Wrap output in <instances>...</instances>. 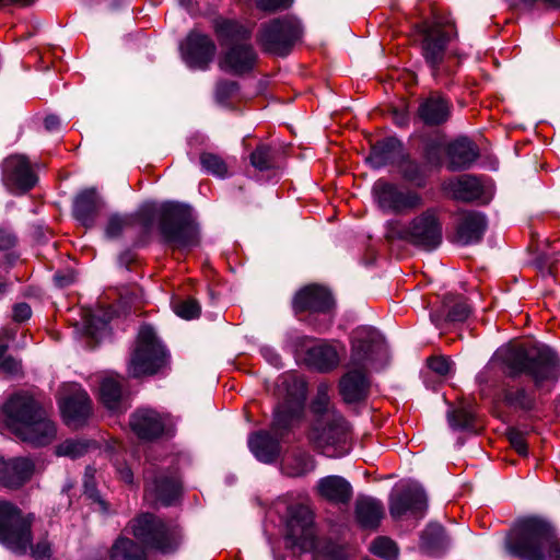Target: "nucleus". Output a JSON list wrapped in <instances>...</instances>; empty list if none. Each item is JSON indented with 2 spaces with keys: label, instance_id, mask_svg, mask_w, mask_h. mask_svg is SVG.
<instances>
[{
  "label": "nucleus",
  "instance_id": "obj_13",
  "mask_svg": "<svg viewBox=\"0 0 560 560\" xmlns=\"http://www.w3.org/2000/svg\"><path fill=\"white\" fill-rule=\"evenodd\" d=\"M301 34L300 22L294 18L285 16L262 25L258 42L266 51L285 56Z\"/></svg>",
  "mask_w": 560,
  "mask_h": 560
},
{
  "label": "nucleus",
  "instance_id": "obj_40",
  "mask_svg": "<svg viewBox=\"0 0 560 560\" xmlns=\"http://www.w3.org/2000/svg\"><path fill=\"white\" fill-rule=\"evenodd\" d=\"M446 545L444 528L439 524H432L423 532L421 536V547L430 552H434Z\"/></svg>",
  "mask_w": 560,
  "mask_h": 560
},
{
  "label": "nucleus",
  "instance_id": "obj_61",
  "mask_svg": "<svg viewBox=\"0 0 560 560\" xmlns=\"http://www.w3.org/2000/svg\"><path fill=\"white\" fill-rule=\"evenodd\" d=\"M8 282L4 281V280H0V295H2L3 293H5L8 291Z\"/></svg>",
  "mask_w": 560,
  "mask_h": 560
},
{
  "label": "nucleus",
  "instance_id": "obj_24",
  "mask_svg": "<svg viewBox=\"0 0 560 560\" xmlns=\"http://www.w3.org/2000/svg\"><path fill=\"white\" fill-rule=\"evenodd\" d=\"M315 491L320 499L336 505L348 504L353 495L351 483L337 475L320 478L315 486Z\"/></svg>",
  "mask_w": 560,
  "mask_h": 560
},
{
  "label": "nucleus",
  "instance_id": "obj_31",
  "mask_svg": "<svg viewBox=\"0 0 560 560\" xmlns=\"http://www.w3.org/2000/svg\"><path fill=\"white\" fill-rule=\"evenodd\" d=\"M470 314V307L462 296L447 295L444 299L442 312L431 314V320L435 326H441L442 322H464Z\"/></svg>",
  "mask_w": 560,
  "mask_h": 560
},
{
  "label": "nucleus",
  "instance_id": "obj_3",
  "mask_svg": "<svg viewBox=\"0 0 560 560\" xmlns=\"http://www.w3.org/2000/svg\"><path fill=\"white\" fill-rule=\"evenodd\" d=\"M283 385L287 395L275 409L271 432H257L248 439L250 451L262 463H272L279 456L280 439L304 411L306 389L303 380L289 376Z\"/></svg>",
  "mask_w": 560,
  "mask_h": 560
},
{
  "label": "nucleus",
  "instance_id": "obj_27",
  "mask_svg": "<svg viewBox=\"0 0 560 560\" xmlns=\"http://www.w3.org/2000/svg\"><path fill=\"white\" fill-rule=\"evenodd\" d=\"M444 189L456 200L471 202L482 195L479 179L471 175H462L444 183Z\"/></svg>",
  "mask_w": 560,
  "mask_h": 560
},
{
  "label": "nucleus",
  "instance_id": "obj_22",
  "mask_svg": "<svg viewBox=\"0 0 560 560\" xmlns=\"http://www.w3.org/2000/svg\"><path fill=\"white\" fill-rule=\"evenodd\" d=\"M35 465L27 457L3 459L0 457V485L9 489H19L33 476Z\"/></svg>",
  "mask_w": 560,
  "mask_h": 560
},
{
  "label": "nucleus",
  "instance_id": "obj_55",
  "mask_svg": "<svg viewBox=\"0 0 560 560\" xmlns=\"http://www.w3.org/2000/svg\"><path fill=\"white\" fill-rule=\"evenodd\" d=\"M32 315V310L26 303H19L13 308V319L16 322H24Z\"/></svg>",
  "mask_w": 560,
  "mask_h": 560
},
{
  "label": "nucleus",
  "instance_id": "obj_60",
  "mask_svg": "<svg viewBox=\"0 0 560 560\" xmlns=\"http://www.w3.org/2000/svg\"><path fill=\"white\" fill-rule=\"evenodd\" d=\"M54 279H55L56 283L60 287H67L70 283H72V281H73L72 276H61L59 273H56Z\"/></svg>",
  "mask_w": 560,
  "mask_h": 560
},
{
  "label": "nucleus",
  "instance_id": "obj_14",
  "mask_svg": "<svg viewBox=\"0 0 560 560\" xmlns=\"http://www.w3.org/2000/svg\"><path fill=\"white\" fill-rule=\"evenodd\" d=\"M373 195L380 208L386 212L404 214L422 206V197L417 191L402 189L385 180H377Z\"/></svg>",
  "mask_w": 560,
  "mask_h": 560
},
{
  "label": "nucleus",
  "instance_id": "obj_54",
  "mask_svg": "<svg viewBox=\"0 0 560 560\" xmlns=\"http://www.w3.org/2000/svg\"><path fill=\"white\" fill-rule=\"evenodd\" d=\"M291 3L292 0H257L258 8L265 11L287 9Z\"/></svg>",
  "mask_w": 560,
  "mask_h": 560
},
{
  "label": "nucleus",
  "instance_id": "obj_23",
  "mask_svg": "<svg viewBox=\"0 0 560 560\" xmlns=\"http://www.w3.org/2000/svg\"><path fill=\"white\" fill-rule=\"evenodd\" d=\"M455 226V237L459 244H475L480 242L486 232L487 219L478 211H460L457 213Z\"/></svg>",
  "mask_w": 560,
  "mask_h": 560
},
{
  "label": "nucleus",
  "instance_id": "obj_47",
  "mask_svg": "<svg viewBox=\"0 0 560 560\" xmlns=\"http://www.w3.org/2000/svg\"><path fill=\"white\" fill-rule=\"evenodd\" d=\"M402 176L412 183H416L418 186H423V180L425 177V170L423 166L419 165L416 162H407L402 166Z\"/></svg>",
  "mask_w": 560,
  "mask_h": 560
},
{
  "label": "nucleus",
  "instance_id": "obj_64",
  "mask_svg": "<svg viewBox=\"0 0 560 560\" xmlns=\"http://www.w3.org/2000/svg\"><path fill=\"white\" fill-rule=\"evenodd\" d=\"M262 353H264V355L270 354V355H269V359H270V361L272 360V354H273V353L271 352V350H269V349H264V350H262Z\"/></svg>",
  "mask_w": 560,
  "mask_h": 560
},
{
  "label": "nucleus",
  "instance_id": "obj_25",
  "mask_svg": "<svg viewBox=\"0 0 560 560\" xmlns=\"http://www.w3.org/2000/svg\"><path fill=\"white\" fill-rule=\"evenodd\" d=\"M166 419L152 409H139L130 417V428L142 440L161 436L165 430Z\"/></svg>",
  "mask_w": 560,
  "mask_h": 560
},
{
  "label": "nucleus",
  "instance_id": "obj_9",
  "mask_svg": "<svg viewBox=\"0 0 560 560\" xmlns=\"http://www.w3.org/2000/svg\"><path fill=\"white\" fill-rule=\"evenodd\" d=\"M388 237L399 238L424 250L435 249L442 242V222L434 209H428L415 217L408 225L392 222Z\"/></svg>",
  "mask_w": 560,
  "mask_h": 560
},
{
  "label": "nucleus",
  "instance_id": "obj_44",
  "mask_svg": "<svg viewBox=\"0 0 560 560\" xmlns=\"http://www.w3.org/2000/svg\"><path fill=\"white\" fill-rule=\"evenodd\" d=\"M374 555L384 558L385 560H396L398 557V548L396 544L387 537L376 538L371 546Z\"/></svg>",
  "mask_w": 560,
  "mask_h": 560
},
{
  "label": "nucleus",
  "instance_id": "obj_49",
  "mask_svg": "<svg viewBox=\"0 0 560 560\" xmlns=\"http://www.w3.org/2000/svg\"><path fill=\"white\" fill-rule=\"evenodd\" d=\"M450 423L453 428L468 429L474 421V415L471 411L460 408L454 410L448 417Z\"/></svg>",
  "mask_w": 560,
  "mask_h": 560
},
{
  "label": "nucleus",
  "instance_id": "obj_11",
  "mask_svg": "<svg viewBox=\"0 0 560 560\" xmlns=\"http://www.w3.org/2000/svg\"><path fill=\"white\" fill-rule=\"evenodd\" d=\"M168 355L150 326H142L131 355L128 373L131 377L153 375L167 364Z\"/></svg>",
  "mask_w": 560,
  "mask_h": 560
},
{
  "label": "nucleus",
  "instance_id": "obj_59",
  "mask_svg": "<svg viewBox=\"0 0 560 560\" xmlns=\"http://www.w3.org/2000/svg\"><path fill=\"white\" fill-rule=\"evenodd\" d=\"M526 4H534L536 2H541L545 5L553 9H560V0H522Z\"/></svg>",
  "mask_w": 560,
  "mask_h": 560
},
{
  "label": "nucleus",
  "instance_id": "obj_1",
  "mask_svg": "<svg viewBox=\"0 0 560 560\" xmlns=\"http://www.w3.org/2000/svg\"><path fill=\"white\" fill-rule=\"evenodd\" d=\"M155 218L159 220L161 235L172 247L189 250L199 244V230L191 208L176 202H166L159 209L145 207L136 215L113 214L108 219L105 235L110 240L117 238L125 229L135 224L149 232Z\"/></svg>",
  "mask_w": 560,
  "mask_h": 560
},
{
  "label": "nucleus",
  "instance_id": "obj_5",
  "mask_svg": "<svg viewBox=\"0 0 560 560\" xmlns=\"http://www.w3.org/2000/svg\"><path fill=\"white\" fill-rule=\"evenodd\" d=\"M506 544L523 560H560V540L550 524L539 518L520 522Z\"/></svg>",
  "mask_w": 560,
  "mask_h": 560
},
{
  "label": "nucleus",
  "instance_id": "obj_8",
  "mask_svg": "<svg viewBox=\"0 0 560 560\" xmlns=\"http://www.w3.org/2000/svg\"><path fill=\"white\" fill-rule=\"evenodd\" d=\"M329 385L320 383L317 386L316 396L312 402L313 412L325 417L331 423L325 427L316 439V446L328 457L343 456L348 448L347 425L340 413L330 405Z\"/></svg>",
  "mask_w": 560,
  "mask_h": 560
},
{
  "label": "nucleus",
  "instance_id": "obj_6",
  "mask_svg": "<svg viewBox=\"0 0 560 560\" xmlns=\"http://www.w3.org/2000/svg\"><path fill=\"white\" fill-rule=\"evenodd\" d=\"M34 514H24L11 502L0 500V541L15 553L24 555L28 549L35 560H48L50 544L40 539L32 547V524Z\"/></svg>",
  "mask_w": 560,
  "mask_h": 560
},
{
  "label": "nucleus",
  "instance_id": "obj_45",
  "mask_svg": "<svg viewBox=\"0 0 560 560\" xmlns=\"http://www.w3.org/2000/svg\"><path fill=\"white\" fill-rule=\"evenodd\" d=\"M8 346L0 343V371L8 375H18L21 373V361L12 355H7Z\"/></svg>",
  "mask_w": 560,
  "mask_h": 560
},
{
  "label": "nucleus",
  "instance_id": "obj_34",
  "mask_svg": "<svg viewBox=\"0 0 560 560\" xmlns=\"http://www.w3.org/2000/svg\"><path fill=\"white\" fill-rule=\"evenodd\" d=\"M100 400L113 412L125 410L120 381L113 376L103 378L100 385Z\"/></svg>",
  "mask_w": 560,
  "mask_h": 560
},
{
  "label": "nucleus",
  "instance_id": "obj_12",
  "mask_svg": "<svg viewBox=\"0 0 560 560\" xmlns=\"http://www.w3.org/2000/svg\"><path fill=\"white\" fill-rule=\"evenodd\" d=\"M418 32L421 36L422 56L430 66L432 75L438 78L446 47L457 36L455 24L451 20L435 19L421 23Z\"/></svg>",
  "mask_w": 560,
  "mask_h": 560
},
{
  "label": "nucleus",
  "instance_id": "obj_21",
  "mask_svg": "<svg viewBox=\"0 0 560 560\" xmlns=\"http://www.w3.org/2000/svg\"><path fill=\"white\" fill-rule=\"evenodd\" d=\"M334 306L330 292L324 287L311 284L300 290L293 300V308L296 313H327Z\"/></svg>",
  "mask_w": 560,
  "mask_h": 560
},
{
  "label": "nucleus",
  "instance_id": "obj_35",
  "mask_svg": "<svg viewBox=\"0 0 560 560\" xmlns=\"http://www.w3.org/2000/svg\"><path fill=\"white\" fill-rule=\"evenodd\" d=\"M306 360L315 369L326 372L338 365L339 355L332 346L319 343L308 349Z\"/></svg>",
  "mask_w": 560,
  "mask_h": 560
},
{
  "label": "nucleus",
  "instance_id": "obj_10",
  "mask_svg": "<svg viewBox=\"0 0 560 560\" xmlns=\"http://www.w3.org/2000/svg\"><path fill=\"white\" fill-rule=\"evenodd\" d=\"M129 526L136 538L164 553L176 550L182 541V533L177 524L166 523L149 513L132 520Z\"/></svg>",
  "mask_w": 560,
  "mask_h": 560
},
{
  "label": "nucleus",
  "instance_id": "obj_2",
  "mask_svg": "<svg viewBox=\"0 0 560 560\" xmlns=\"http://www.w3.org/2000/svg\"><path fill=\"white\" fill-rule=\"evenodd\" d=\"M386 358L385 340L376 329L360 327L353 331L349 371L339 382V393L347 404L366 398L370 388L366 370Z\"/></svg>",
  "mask_w": 560,
  "mask_h": 560
},
{
  "label": "nucleus",
  "instance_id": "obj_15",
  "mask_svg": "<svg viewBox=\"0 0 560 560\" xmlns=\"http://www.w3.org/2000/svg\"><path fill=\"white\" fill-rule=\"evenodd\" d=\"M2 182L12 192H25L32 189L37 176L24 155L15 154L2 163Z\"/></svg>",
  "mask_w": 560,
  "mask_h": 560
},
{
  "label": "nucleus",
  "instance_id": "obj_18",
  "mask_svg": "<svg viewBox=\"0 0 560 560\" xmlns=\"http://www.w3.org/2000/svg\"><path fill=\"white\" fill-rule=\"evenodd\" d=\"M312 515L307 506L298 504L288 509V534L287 538L292 545L300 546L307 550L314 546L312 529Z\"/></svg>",
  "mask_w": 560,
  "mask_h": 560
},
{
  "label": "nucleus",
  "instance_id": "obj_16",
  "mask_svg": "<svg viewBox=\"0 0 560 560\" xmlns=\"http://www.w3.org/2000/svg\"><path fill=\"white\" fill-rule=\"evenodd\" d=\"M182 57L195 69H207L217 51L214 42L199 31H191L180 45Z\"/></svg>",
  "mask_w": 560,
  "mask_h": 560
},
{
  "label": "nucleus",
  "instance_id": "obj_38",
  "mask_svg": "<svg viewBox=\"0 0 560 560\" xmlns=\"http://www.w3.org/2000/svg\"><path fill=\"white\" fill-rule=\"evenodd\" d=\"M315 467L313 458L305 452L288 455L282 463V472L289 477H301Z\"/></svg>",
  "mask_w": 560,
  "mask_h": 560
},
{
  "label": "nucleus",
  "instance_id": "obj_28",
  "mask_svg": "<svg viewBox=\"0 0 560 560\" xmlns=\"http://www.w3.org/2000/svg\"><path fill=\"white\" fill-rule=\"evenodd\" d=\"M447 158L450 170H465L478 158V149L469 139L459 138L448 144Z\"/></svg>",
  "mask_w": 560,
  "mask_h": 560
},
{
  "label": "nucleus",
  "instance_id": "obj_52",
  "mask_svg": "<svg viewBox=\"0 0 560 560\" xmlns=\"http://www.w3.org/2000/svg\"><path fill=\"white\" fill-rule=\"evenodd\" d=\"M428 366L436 374L444 376L450 373L452 362L445 357H432L428 360Z\"/></svg>",
  "mask_w": 560,
  "mask_h": 560
},
{
  "label": "nucleus",
  "instance_id": "obj_58",
  "mask_svg": "<svg viewBox=\"0 0 560 560\" xmlns=\"http://www.w3.org/2000/svg\"><path fill=\"white\" fill-rule=\"evenodd\" d=\"M33 2L34 0H0V8L13 4L19 7H27Z\"/></svg>",
  "mask_w": 560,
  "mask_h": 560
},
{
  "label": "nucleus",
  "instance_id": "obj_36",
  "mask_svg": "<svg viewBox=\"0 0 560 560\" xmlns=\"http://www.w3.org/2000/svg\"><path fill=\"white\" fill-rule=\"evenodd\" d=\"M214 32L218 38L224 43L246 40L250 37L252 31L243 24L226 19L214 21Z\"/></svg>",
  "mask_w": 560,
  "mask_h": 560
},
{
  "label": "nucleus",
  "instance_id": "obj_30",
  "mask_svg": "<svg viewBox=\"0 0 560 560\" xmlns=\"http://www.w3.org/2000/svg\"><path fill=\"white\" fill-rule=\"evenodd\" d=\"M103 203L93 188L81 191L74 200L73 211L75 218L85 226L93 224L94 219L101 210Z\"/></svg>",
  "mask_w": 560,
  "mask_h": 560
},
{
  "label": "nucleus",
  "instance_id": "obj_29",
  "mask_svg": "<svg viewBox=\"0 0 560 560\" xmlns=\"http://www.w3.org/2000/svg\"><path fill=\"white\" fill-rule=\"evenodd\" d=\"M418 114L425 125L438 126L448 119L451 103L443 96L434 94L420 104Z\"/></svg>",
  "mask_w": 560,
  "mask_h": 560
},
{
  "label": "nucleus",
  "instance_id": "obj_50",
  "mask_svg": "<svg viewBox=\"0 0 560 560\" xmlns=\"http://www.w3.org/2000/svg\"><path fill=\"white\" fill-rule=\"evenodd\" d=\"M506 435H508V439H509L512 447L520 455L526 456L527 455V443H526L524 434L515 429H509Z\"/></svg>",
  "mask_w": 560,
  "mask_h": 560
},
{
  "label": "nucleus",
  "instance_id": "obj_26",
  "mask_svg": "<svg viewBox=\"0 0 560 560\" xmlns=\"http://www.w3.org/2000/svg\"><path fill=\"white\" fill-rule=\"evenodd\" d=\"M257 55L250 44H234L220 60V68L234 74L253 69Z\"/></svg>",
  "mask_w": 560,
  "mask_h": 560
},
{
  "label": "nucleus",
  "instance_id": "obj_39",
  "mask_svg": "<svg viewBox=\"0 0 560 560\" xmlns=\"http://www.w3.org/2000/svg\"><path fill=\"white\" fill-rule=\"evenodd\" d=\"M504 401L514 409L530 410L535 406V397L521 387H508L504 390Z\"/></svg>",
  "mask_w": 560,
  "mask_h": 560
},
{
  "label": "nucleus",
  "instance_id": "obj_37",
  "mask_svg": "<svg viewBox=\"0 0 560 560\" xmlns=\"http://www.w3.org/2000/svg\"><path fill=\"white\" fill-rule=\"evenodd\" d=\"M109 560H147V555L132 539L120 536L109 550Z\"/></svg>",
  "mask_w": 560,
  "mask_h": 560
},
{
  "label": "nucleus",
  "instance_id": "obj_19",
  "mask_svg": "<svg viewBox=\"0 0 560 560\" xmlns=\"http://www.w3.org/2000/svg\"><path fill=\"white\" fill-rule=\"evenodd\" d=\"M427 509V497L423 489L417 483H410L401 491L394 493L389 499V513L397 520L407 513L422 514Z\"/></svg>",
  "mask_w": 560,
  "mask_h": 560
},
{
  "label": "nucleus",
  "instance_id": "obj_63",
  "mask_svg": "<svg viewBox=\"0 0 560 560\" xmlns=\"http://www.w3.org/2000/svg\"><path fill=\"white\" fill-rule=\"evenodd\" d=\"M280 362V358L278 354H272V360H271V364L273 365H278Z\"/></svg>",
  "mask_w": 560,
  "mask_h": 560
},
{
  "label": "nucleus",
  "instance_id": "obj_7",
  "mask_svg": "<svg viewBox=\"0 0 560 560\" xmlns=\"http://www.w3.org/2000/svg\"><path fill=\"white\" fill-rule=\"evenodd\" d=\"M498 355L512 373L527 374L537 387L545 382L556 381L560 374L557 354L545 345L529 348L509 346L501 349Z\"/></svg>",
  "mask_w": 560,
  "mask_h": 560
},
{
  "label": "nucleus",
  "instance_id": "obj_32",
  "mask_svg": "<svg viewBox=\"0 0 560 560\" xmlns=\"http://www.w3.org/2000/svg\"><path fill=\"white\" fill-rule=\"evenodd\" d=\"M384 516V508L381 501L363 497L355 502V517L364 528H376Z\"/></svg>",
  "mask_w": 560,
  "mask_h": 560
},
{
  "label": "nucleus",
  "instance_id": "obj_41",
  "mask_svg": "<svg viewBox=\"0 0 560 560\" xmlns=\"http://www.w3.org/2000/svg\"><path fill=\"white\" fill-rule=\"evenodd\" d=\"M90 443L81 440H66L56 447V455L78 458L89 450Z\"/></svg>",
  "mask_w": 560,
  "mask_h": 560
},
{
  "label": "nucleus",
  "instance_id": "obj_46",
  "mask_svg": "<svg viewBox=\"0 0 560 560\" xmlns=\"http://www.w3.org/2000/svg\"><path fill=\"white\" fill-rule=\"evenodd\" d=\"M174 312L184 319H192L200 313V306L196 300L178 301L173 305Z\"/></svg>",
  "mask_w": 560,
  "mask_h": 560
},
{
  "label": "nucleus",
  "instance_id": "obj_53",
  "mask_svg": "<svg viewBox=\"0 0 560 560\" xmlns=\"http://www.w3.org/2000/svg\"><path fill=\"white\" fill-rule=\"evenodd\" d=\"M18 243L15 234L7 229L0 228V250H8L13 248Z\"/></svg>",
  "mask_w": 560,
  "mask_h": 560
},
{
  "label": "nucleus",
  "instance_id": "obj_33",
  "mask_svg": "<svg viewBox=\"0 0 560 560\" xmlns=\"http://www.w3.org/2000/svg\"><path fill=\"white\" fill-rule=\"evenodd\" d=\"M401 151V142L396 138H387L377 141L368 158L369 163L374 168L383 167L394 163V160Z\"/></svg>",
  "mask_w": 560,
  "mask_h": 560
},
{
  "label": "nucleus",
  "instance_id": "obj_62",
  "mask_svg": "<svg viewBox=\"0 0 560 560\" xmlns=\"http://www.w3.org/2000/svg\"><path fill=\"white\" fill-rule=\"evenodd\" d=\"M93 318H91L88 323H86V329L89 331V334L93 335L94 331H93Z\"/></svg>",
  "mask_w": 560,
  "mask_h": 560
},
{
  "label": "nucleus",
  "instance_id": "obj_43",
  "mask_svg": "<svg viewBox=\"0 0 560 560\" xmlns=\"http://www.w3.org/2000/svg\"><path fill=\"white\" fill-rule=\"evenodd\" d=\"M203 170L212 175L224 177L228 174L225 162L217 154L205 152L200 155Z\"/></svg>",
  "mask_w": 560,
  "mask_h": 560
},
{
  "label": "nucleus",
  "instance_id": "obj_56",
  "mask_svg": "<svg viewBox=\"0 0 560 560\" xmlns=\"http://www.w3.org/2000/svg\"><path fill=\"white\" fill-rule=\"evenodd\" d=\"M44 125L48 131H54L59 128L60 119H59V117H57L55 115H49L45 118Z\"/></svg>",
  "mask_w": 560,
  "mask_h": 560
},
{
  "label": "nucleus",
  "instance_id": "obj_4",
  "mask_svg": "<svg viewBox=\"0 0 560 560\" xmlns=\"http://www.w3.org/2000/svg\"><path fill=\"white\" fill-rule=\"evenodd\" d=\"M5 425L23 442L46 446L55 441L57 428L30 395H13L2 407Z\"/></svg>",
  "mask_w": 560,
  "mask_h": 560
},
{
  "label": "nucleus",
  "instance_id": "obj_42",
  "mask_svg": "<svg viewBox=\"0 0 560 560\" xmlns=\"http://www.w3.org/2000/svg\"><path fill=\"white\" fill-rule=\"evenodd\" d=\"M273 152L270 147L260 144L250 154L252 165L259 171H267L273 166Z\"/></svg>",
  "mask_w": 560,
  "mask_h": 560
},
{
  "label": "nucleus",
  "instance_id": "obj_48",
  "mask_svg": "<svg viewBox=\"0 0 560 560\" xmlns=\"http://www.w3.org/2000/svg\"><path fill=\"white\" fill-rule=\"evenodd\" d=\"M95 474L96 469L93 467H86L84 477H83V486H84V493L92 500L97 501L100 504L104 505V502L101 500L98 492L96 490V482H95Z\"/></svg>",
  "mask_w": 560,
  "mask_h": 560
},
{
  "label": "nucleus",
  "instance_id": "obj_57",
  "mask_svg": "<svg viewBox=\"0 0 560 560\" xmlns=\"http://www.w3.org/2000/svg\"><path fill=\"white\" fill-rule=\"evenodd\" d=\"M119 478L126 483H132V471L129 467L124 466L118 469Z\"/></svg>",
  "mask_w": 560,
  "mask_h": 560
},
{
  "label": "nucleus",
  "instance_id": "obj_17",
  "mask_svg": "<svg viewBox=\"0 0 560 560\" xmlns=\"http://www.w3.org/2000/svg\"><path fill=\"white\" fill-rule=\"evenodd\" d=\"M69 395L60 398V410L67 425L81 427L91 416L92 406L88 393L77 384L68 386Z\"/></svg>",
  "mask_w": 560,
  "mask_h": 560
},
{
  "label": "nucleus",
  "instance_id": "obj_51",
  "mask_svg": "<svg viewBox=\"0 0 560 560\" xmlns=\"http://www.w3.org/2000/svg\"><path fill=\"white\" fill-rule=\"evenodd\" d=\"M237 90H238V85L236 82L228 81V80L220 81L217 84V91H215L217 98L220 102H224L228 98H230L231 96H233L237 92Z\"/></svg>",
  "mask_w": 560,
  "mask_h": 560
},
{
  "label": "nucleus",
  "instance_id": "obj_20",
  "mask_svg": "<svg viewBox=\"0 0 560 560\" xmlns=\"http://www.w3.org/2000/svg\"><path fill=\"white\" fill-rule=\"evenodd\" d=\"M180 485L175 477L164 474H148L145 476L144 500L151 504L170 505L179 495Z\"/></svg>",
  "mask_w": 560,
  "mask_h": 560
}]
</instances>
